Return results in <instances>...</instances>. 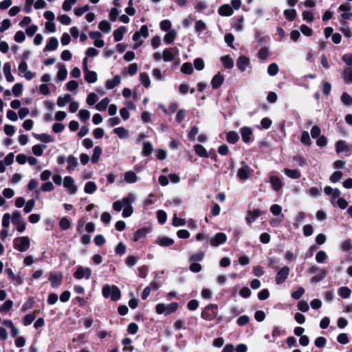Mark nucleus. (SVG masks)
Wrapping results in <instances>:
<instances>
[{
    "label": "nucleus",
    "mask_w": 352,
    "mask_h": 352,
    "mask_svg": "<svg viewBox=\"0 0 352 352\" xmlns=\"http://www.w3.org/2000/svg\"><path fill=\"white\" fill-rule=\"evenodd\" d=\"M21 219V214L20 211L15 210L13 212L12 215V223L13 225L16 226L21 223L22 221Z\"/></svg>",
    "instance_id": "obj_56"
},
{
    "label": "nucleus",
    "mask_w": 352,
    "mask_h": 352,
    "mask_svg": "<svg viewBox=\"0 0 352 352\" xmlns=\"http://www.w3.org/2000/svg\"><path fill=\"white\" fill-rule=\"evenodd\" d=\"M160 27L162 31L168 32L171 30V22L168 19H164L160 22Z\"/></svg>",
    "instance_id": "obj_62"
},
{
    "label": "nucleus",
    "mask_w": 352,
    "mask_h": 352,
    "mask_svg": "<svg viewBox=\"0 0 352 352\" xmlns=\"http://www.w3.org/2000/svg\"><path fill=\"white\" fill-rule=\"evenodd\" d=\"M283 173L291 179H299L301 177L300 171L298 169H289L285 168Z\"/></svg>",
    "instance_id": "obj_25"
},
{
    "label": "nucleus",
    "mask_w": 352,
    "mask_h": 352,
    "mask_svg": "<svg viewBox=\"0 0 352 352\" xmlns=\"http://www.w3.org/2000/svg\"><path fill=\"white\" fill-rule=\"evenodd\" d=\"M181 72L185 74H192L193 72L192 63L189 62L184 63L181 67Z\"/></svg>",
    "instance_id": "obj_50"
},
{
    "label": "nucleus",
    "mask_w": 352,
    "mask_h": 352,
    "mask_svg": "<svg viewBox=\"0 0 352 352\" xmlns=\"http://www.w3.org/2000/svg\"><path fill=\"white\" fill-rule=\"evenodd\" d=\"M327 273H328L327 270L322 269L318 274H316V276H313L311 278L310 282L311 283H318V282L322 280L327 275Z\"/></svg>",
    "instance_id": "obj_36"
},
{
    "label": "nucleus",
    "mask_w": 352,
    "mask_h": 352,
    "mask_svg": "<svg viewBox=\"0 0 352 352\" xmlns=\"http://www.w3.org/2000/svg\"><path fill=\"white\" fill-rule=\"evenodd\" d=\"M239 140V135L236 131H230L226 133V141L228 143L234 144Z\"/></svg>",
    "instance_id": "obj_29"
},
{
    "label": "nucleus",
    "mask_w": 352,
    "mask_h": 352,
    "mask_svg": "<svg viewBox=\"0 0 352 352\" xmlns=\"http://www.w3.org/2000/svg\"><path fill=\"white\" fill-rule=\"evenodd\" d=\"M269 50L266 47H261L257 54V56L260 60H265L268 57Z\"/></svg>",
    "instance_id": "obj_55"
},
{
    "label": "nucleus",
    "mask_w": 352,
    "mask_h": 352,
    "mask_svg": "<svg viewBox=\"0 0 352 352\" xmlns=\"http://www.w3.org/2000/svg\"><path fill=\"white\" fill-rule=\"evenodd\" d=\"M340 98L344 104L348 106L352 104V97L346 92H343Z\"/></svg>",
    "instance_id": "obj_60"
},
{
    "label": "nucleus",
    "mask_w": 352,
    "mask_h": 352,
    "mask_svg": "<svg viewBox=\"0 0 352 352\" xmlns=\"http://www.w3.org/2000/svg\"><path fill=\"white\" fill-rule=\"evenodd\" d=\"M72 96L69 94H66L64 97L59 96L57 100V105L58 107H63L67 103L71 102Z\"/></svg>",
    "instance_id": "obj_43"
},
{
    "label": "nucleus",
    "mask_w": 352,
    "mask_h": 352,
    "mask_svg": "<svg viewBox=\"0 0 352 352\" xmlns=\"http://www.w3.org/2000/svg\"><path fill=\"white\" fill-rule=\"evenodd\" d=\"M241 164L242 166L238 170L237 176L241 180H246L250 176V168L245 162Z\"/></svg>",
    "instance_id": "obj_11"
},
{
    "label": "nucleus",
    "mask_w": 352,
    "mask_h": 352,
    "mask_svg": "<svg viewBox=\"0 0 352 352\" xmlns=\"http://www.w3.org/2000/svg\"><path fill=\"white\" fill-rule=\"evenodd\" d=\"M250 64V58L244 55L240 56L236 60V67L242 72H243L248 66Z\"/></svg>",
    "instance_id": "obj_15"
},
{
    "label": "nucleus",
    "mask_w": 352,
    "mask_h": 352,
    "mask_svg": "<svg viewBox=\"0 0 352 352\" xmlns=\"http://www.w3.org/2000/svg\"><path fill=\"white\" fill-rule=\"evenodd\" d=\"M58 46V41L56 37H51L47 41L44 51H54L57 49Z\"/></svg>",
    "instance_id": "obj_23"
},
{
    "label": "nucleus",
    "mask_w": 352,
    "mask_h": 352,
    "mask_svg": "<svg viewBox=\"0 0 352 352\" xmlns=\"http://www.w3.org/2000/svg\"><path fill=\"white\" fill-rule=\"evenodd\" d=\"M134 195L131 193L129 194L127 197L122 198L121 203L123 204V207L132 206L131 204L134 201Z\"/></svg>",
    "instance_id": "obj_53"
},
{
    "label": "nucleus",
    "mask_w": 352,
    "mask_h": 352,
    "mask_svg": "<svg viewBox=\"0 0 352 352\" xmlns=\"http://www.w3.org/2000/svg\"><path fill=\"white\" fill-rule=\"evenodd\" d=\"M226 241V234L223 232H218L210 240V243L213 247H217L225 243Z\"/></svg>",
    "instance_id": "obj_9"
},
{
    "label": "nucleus",
    "mask_w": 352,
    "mask_h": 352,
    "mask_svg": "<svg viewBox=\"0 0 352 352\" xmlns=\"http://www.w3.org/2000/svg\"><path fill=\"white\" fill-rule=\"evenodd\" d=\"M224 76L218 72L215 74L211 80V85L213 89H218L223 85L224 82Z\"/></svg>",
    "instance_id": "obj_17"
},
{
    "label": "nucleus",
    "mask_w": 352,
    "mask_h": 352,
    "mask_svg": "<svg viewBox=\"0 0 352 352\" xmlns=\"http://www.w3.org/2000/svg\"><path fill=\"white\" fill-rule=\"evenodd\" d=\"M322 85L323 94L326 96H329L331 93L332 87L331 83L327 80H322Z\"/></svg>",
    "instance_id": "obj_57"
},
{
    "label": "nucleus",
    "mask_w": 352,
    "mask_h": 352,
    "mask_svg": "<svg viewBox=\"0 0 352 352\" xmlns=\"http://www.w3.org/2000/svg\"><path fill=\"white\" fill-rule=\"evenodd\" d=\"M87 58L85 57L82 60V69L85 74V80L88 83H94L96 82L98 78L97 73L94 71H91L88 69Z\"/></svg>",
    "instance_id": "obj_5"
},
{
    "label": "nucleus",
    "mask_w": 352,
    "mask_h": 352,
    "mask_svg": "<svg viewBox=\"0 0 352 352\" xmlns=\"http://www.w3.org/2000/svg\"><path fill=\"white\" fill-rule=\"evenodd\" d=\"M300 142L305 146H310L311 144V140L307 131H303L302 132Z\"/></svg>",
    "instance_id": "obj_51"
},
{
    "label": "nucleus",
    "mask_w": 352,
    "mask_h": 352,
    "mask_svg": "<svg viewBox=\"0 0 352 352\" xmlns=\"http://www.w3.org/2000/svg\"><path fill=\"white\" fill-rule=\"evenodd\" d=\"M351 294V290L348 287H341L338 289V294L342 298H348Z\"/></svg>",
    "instance_id": "obj_47"
},
{
    "label": "nucleus",
    "mask_w": 352,
    "mask_h": 352,
    "mask_svg": "<svg viewBox=\"0 0 352 352\" xmlns=\"http://www.w3.org/2000/svg\"><path fill=\"white\" fill-rule=\"evenodd\" d=\"M336 151L338 154L345 152L346 155H350L352 151V146H349L344 140H338L336 142Z\"/></svg>",
    "instance_id": "obj_8"
},
{
    "label": "nucleus",
    "mask_w": 352,
    "mask_h": 352,
    "mask_svg": "<svg viewBox=\"0 0 352 352\" xmlns=\"http://www.w3.org/2000/svg\"><path fill=\"white\" fill-rule=\"evenodd\" d=\"M140 80L142 84L146 87L148 88L151 85V80L147 73L142 72L140 74Z\"/></svg>",
    "instance_id": "obj_44"
},
{
    "label": "nucleus",
    "mask_w": 352,
    "mask_h": 352,
    "mask_svg": "<svg viewBox=\"0 0 352 352\" xmlns=\"http://www.w3.org/2000/svg\"><path fill=\"white\" fill-rule=\"evenodd\" d=\"M59 226L61 230H67L71 227V221L67 217H62L59 221Z\"/></svg>",
    "instance_id": "obj_46"
},
{
    "label": "nucleus",
    "mask_w": 352,
    "mask_h": 352,
    "mask_svg": "<svg viewBox=\"0 0 352 352\" xmlns=\"http://www.w3.org/2000/svg\"><path fill=\"white\" fill-rule=\"evenodd\" d=\"M38 313V311H34L33 313L26 314L23 318V324L25 326H28L32 323L35 320L36 314Z\"/></svg>",
    "instance_id": "obj_35"
},
{
    "label": "nucleus",
    "mask_w": 352,
    "mask_h": 352,
    "mask_svg": "<svg viewBox=\"0 0 352 352\" xmlns=\"http://www.w3.org/2000/svg\"><path fill=\"white\" fill-rule=\"evenodd\" d=\"M194 151L195 153L201 157H209V155L206 151V149L204 148V146L201 144H197L194 145L193 146Z\"/></svg>",
    "instance_id": "obj_27"
},
{
    "label": "nucleus",
    "mask_w": 352,
    "mask_h": 352,
    "mask_svg": "<svg viewBox=\"0 0 352 352\" xmlns=\"http://www.w3.org/2000/svg\"><path fill=\"white\" fill-rule=\"evenodd\" d=\"M97 189L96 184L94 182H88L85 184L84 190L87 194L94 193Z\"/></svg>",
    "instance_id": "obj_45"
},
{
    "label": "nucleus",
    "mask_w": 352,
    "mask_h": 352,
    "mask_svg": "<svg viewBox=\"0 0 352 352\" xmlns=\"http://www.w3.org/2000/svg\"><path fill=\"white\" fill-rule=\"evenodd\" d=\"M120 76H115L112 79L107 80L105 82V87L107 89H112L120 83Z\"/></svg>",
    "instance_id": "obj_22"
},
{
    "label": "nucleus",
    "mask_w": 352,
    "mask_h": 352,
    "mask_svg": "<svg viewBox=\"0 0 352 352\" xmlns=\"http://www.w3.org/2000/svg\"><path fill=\"white\" fill-rule=\"evenodd\" d=\"M233 9L229 4H223L218 9V13L222 16H229L233 14Z\"/></svg>",
    "instance_id": "obj_18"
},
{
    "label": "nucleus",
    "mask_w": 352,
    "mask_h": 352,
    "mask_svg": "<svg viewBox=\"0 0 352 352\" xmlns=\"http://www.w3.org/2000/svg\"><path fill=\"white\" fill-rule=\"evenodd\" d=\"M102 148L99 146H95L93 151V154L91 158V162L93 164H96L98 162L100 155L102 154Z\"/></svg>",
    "instance_id": "obj_33"
},
{
    "label": "nucleus",
    "mask_w": 352,
    "mask_h": 352,
    "mask_svg": "<svg viewBox=\"0 0 352 352\" xmlns=\"http://www.w3.org/2000/svg\"><path fill=\"white\" fill-rule=\"evenodd\" d=\"M109 102V98L106 97L97 103L95 107L99 111H104L107 109Z\"/></svg>",
    "instance_id": "obj_39"
},
{
    "label": "nucleus",
    "mask_w": 352,
    "mask_h": 352,
    "mask_svg": "<svg viewBox=\"0 0 352 352\" xmlns=\"http://www.w3.org/2000/svg\"><path fill=\"white\" fill-rule=\"evenodd\" d=\"M3 72L6 78V80L9 82H12L14 80V77L11 73V65L9 62L6 63L3 65Z\"/></svg>",
    "instance_id": "obj_26"
},
{
    "label": "nucleus",
    "mask_w": 352,
    "mask_h": 352,
    "mask_svg": "<svg viewBox=\"0 0 352 352\" xmlns=\"http://www.w3.org/2000/svg\"><path fill=\"white\" fill-rule=\"evenodd\" d=\"M91 270L89 267L78 266L74 273V277L76 279H82L83 278L89 279L91 276Z\"/></svg>",
    "instance_id": "obj_6"
},
{
    "label": "nucleus",
    "mask_w": 352,
    "mask_h": 352,
    "mask_svg": "<svg viewBox=\"0 0 352 352\" xmlns=\"http://www.w3.org/2000/svg\"><path fill=\"white\" fill-rule=\"evenodd\" d=\"M270 182L271 184L272 188L278 192L279 191L283 186V183L280 177L276 175H272L270 177Z\"/></svg>",
    "instance_id": "obj_16"
},
{
    "label": "nucleus",
    "mask_w": 352,
    "mask_h": 352,
    "mask_svg": "<svg viewBox=\"0 0 352 352\" xmlns=\"http://www.w3.org/2000/svg\"><path fill=\"white\" fill-rule=\"evenodd\" d=\"M14 248L18 251L23 252L29 249L30 246V241L28 236H22L16 238L13 242Z\"/></svg>",
    "instance_id": "obj_4"
},
{
    "label": "nucleus",
    "mask_w": 352,
    "mask_h": 352,
    "mask_svg": "<svg viewBox=\"0 0 352 352\" xmlns=\"http://www.w3.org/2000/svg\"><path fill=\"white\" fill-rule=\"evenodd\" d=\"M221 61L225 69H232L234 67V60L230 55H226L221 58Z\"/></svg>",
    "instance_id": "obj_32"
},
{
    "label": "nucleus",
    "mask_w": 352,
    "mask_h": 352,
    "mask_svg": "<svg viewBox=\"0 0 352 352\" xmlns=\"http://www.w3.org/2000/svg\"><path fill=\"white\" fill-rule=\"evenodd\" d=\"M218 305L210 303L206 305L201 313V317L205 320L211 321L215 319L218 315Z\"/></svg>",
    "instance_id": "obj_2"
},
{
    "label": "nucleus",
    "mask_w": 352,
    "mask_h": 352,
    "mask_svg": "<svg viewBox=\"0 0 352 352\" xmlns=\"http://www.w3.org/2000/svg\"><path fill=\"white\" fill-rule=\"evenodd\" d=\"M126 28L122 25L115 30L113 33L114 41L116 42H118L122 40L124 34L126 32Z\"/></svg>",
    "instance_id": "obj_20"
},
{
    "label": "nucleus",
    "mask_w": 352,
    "mask_h": 352,
    "mask_svg": "<svg viewBox=\"0 0 352 352\" xmlns=\"http://www.w3.org/2000/svg\"><path fill=\"white\" fill-rule=\"evenodd\" d=\"M58 71L57 73V78L58 80L63 81L66 79L67 76V71L63 63L58 64Z\"/></svg>",
    "instance_id": "obj_30"
},
{
    "label": "nucleus",
    "mask_w": 352,
    "mask_h": 352,
    "mask_svg": "<svg viewBox=\"0 0 352 352\" xmlns=\"http://www.w3.org/2000/svg\"><path fill=\"white\" fill-rule=\"evenodd\" d=\"M198 133H199L198 126H192L190 131L188 132V139L190 141L194 142L195 140V136L198 134Z\"/></svg>",
    "instance_id": "obj_61"
},
{
    "label": "nucleus",
    "mask_w": 352,
    "mask_h": 352,
    "mask_svg": "<svg viewBox=\"0 0 352 352\" xmlns=\"http://www.w3.org/2000/svg\"><path fill=\"white\" fill-rule=\"evenodd\" d=\"M278 66L276 63H271L267 67V73L270 76H274L278 72Z\"/></svg>",
    "instance_id": "obj_58"
},
{
    "label": "nucleus",
    "mask_w": 352,
    "mask_h": 352,
    "mask_svg": "<svg viewBox=\"0 0 352 352\" xmlns=\"http://www.w3.org/2000/svg\"><path fill=\"white\" fill-rule=\"evenodd\" d=\"M33 136L38 140L44 142L49 143L54 141V139L49 134L47 133H41V134H36L33 133Z\"/></svg>",
    "instance_id": "obj_31"
},
{
    "label": "nucleus",
    "mask_w": 352,
    "mask_h": 352,
    "mask_svg": "<svg viewBox=\"0 0 352 352\" xmlns=\"http://www.w3.org/2000/svg\"><path fill=\"white\" fill-rule=\"evenodd\" d=\"M113 132L121 139L129 136V131L122 126L115 128L113 129Z\"/></svg>",
    "instance_id": "obj_42"
},
{
    "label": "nucleus",
    "mask_w": 352,
    "mask_h": 352,
    "mask_svg": "<svg viewBox=\"0 0 352 352\" xmlns=\"http://www.w3.org/2000/svg\"><path fill=\"white\" fill-rule=\"evenodd\" d=\"M327 258L326 252L323 250H320L316 253V260L319 263H322Z\"/></svg>",
    "instance_id": "obj_64"
},
{
    "label": "nucleus",
    "mask_w": 352,
    "mask_h": 352,
    "mask_svg": "<svg viewBox=\"0 0 352 352\" xmlns=\"http://www.w3.org/2000/svg\"><path fill=\"white\" fill-rule=\"evenodd\" d=\"M68 166L67 170L70 172L74 170V168L78 165L77 158L73 155H69L67 158Z\"/></svg>",
    "instance_id": "obj_37"
},
{
    "label": "nucleus",
    "mask_w": 352,
    "mask_h": 352,
    "mask_svg": "<svg viewBox=\"0 0 352 352\" xmlns=\"http://www.w3.org/2000/svg\"><path fill=\"white\" fill-rule=\"evenodd\" d=\"M177 32L174 29L168 31L164 37V43L168 45L173 43L177 37Z\"/></svg>",
    "instance_id": "obj_24"
},
{
    "label": "nucleus",
    "mask_w": 352,
    "mask_h": 352,
    "mask_svg": "<svg viewBox=\"0 0 352 352\" xmlns=\"http://www.w3.org/2000/svg\"><path fill=\"white\" fill-rule=\"evenodd\" d=\"M78 116L81 121L85 122L90 118V113L87 109H80L78 112Z\"/></svg>",
    "instance_id": "obj_63"
},
{
    "label": "nucleus",
    "mask_w": 352,
    "mask_h": 352,
    "mask_svg": "<svg viewBox=\"0 0 352 352\" xmlns=\"http://www.w3.org/2000/svg\"><path fill=\"white\" fill-rule=\"evenodd\" d=\"M151 227H143L138 229L133 235V241L135 242L146 237V234L151 232Z\"/></svg>",
    "instance_id": "obj_12"
},
{
    "label": "nucleus",
    "mask_w": 352,
    "mask_h": 352,
    "mask_svg": "<svg viewBox=\"0 0 352 352\" xmlns=\"http://www.w3.org/2000/svg\"><path fill=\"white\" fill-rule=\"evenodd\" d=\"M102 296L105 298H110L112 301H117L121 298V292L118 286L105 285L102 289Z\"/></svg>",
    "instance_id": "obj_1"
},
{
    "label": "nucleus",
    "mask_w": 352,
    "mask_h": 352,
    "mask_svg": "<svg viewBox=\"0 0 352 352\" xmlns=\"http://www.w3.org/2000/svg\"><path fill=\"white\" fill-rule=\"evenodd\" d=\"M205 256V254L204 252H199L196 254H192L189 257V261L190 262H197V261H201Z\"/></svg>",
    "instance_id": "obj_54"
},
{
    "label": "nucleus",
    "mask_w": 352,
    "mask_h": 352,
    "mask_svg": "<svg viewBox=\"0 0 352 352\" xmlns=\"http://www.w3.org/2000/svg\"><path fill=\"white\" fill-rule=\"evenodd\" d=\"M283 14L285 18L289 21H293L297 16V13L295 9L285 10Z\"/></svg>",
    "instance_id": "obj_41"
},
{
    "label": "nucleus",
    "mask_w": 352,
    "mask_h": 352,
    "mask_svg": "<svg viewBox=\"0 0 352 352\" xmlns=\"http://www.w3.org/2000/svg\"><path fill=\"white\" fill-rule=\"evenodd\" d=\"M49 280L51 282V286L53 288H57L61 285L63 274L60 272L56 274L50 273Z\"/></svg>",
    "instance_id": "obj_13"
},
{
    "label": "nucleus",
    "mask_w": 352,
    "mask_h": 352,
    "mask_svg": "<svg viewBox=\"0 0 352 352\" xmlns=\"http://www.w3.org/2000/svg\"><path fill=\"white\" fill-rule=\"evenodd\" d=\"M157 218L158 222L160 224L165 223L167 219L166 212L162 210H159L158 211H157Z\"/></svg>",
    "instance_id": "obj_59"
},
{
    "label": "nucleus",
    "mask_w": 352,
    "mask_h": 352,
    "mask_svg": "<svg viewBox=\"0 0 352 352\" xmlns=\"http://www.w3.org/2000/svg\"><path fill=\"white\" fill-rule=\"evenodd\" d=\"M242 140L245 144H249L252 141V136L253 131L250 126H243L240 129Z\"/></svg>",
    "instance_id": "obj_10"
},
{
    "label": "nucleus",
    "mask_w": 352,
    "mask_h": 352,
    "mask_svg": "<svg viewBox=\"0 0 352 352\" xmlns=\"http://www.w3.org/2000/svg\"><path fill=\"white\" fill-rule=\"evenodd\" d=\"M179 307V304L176 302H170L168 305L159 303L155 307V311L157 314L170 315L175 312Z\"/></svg>",
    "instance_id": "obj_3"
},
{
    "label": "nucleus",
    "mask_w": 352,
    "mask_h": 352,
    "mask_svg": "<svg viewBox=\"0 0 352 352\" xmlns=\"http://www.w3.org/2000/svg\"><path fill=\"white\" fill-rule=\"evenodd\" d=\"M289 267L288 266L283 267L276 274L275 281L277 285L283 284L288 278L289 274Z\"/></svg>",
    "instance_id": "obj_7"
},
{
    "label": "nucleus",
    "mask_w": 352,
    "mask_h": 352,
    "mask_svg": "<svg viewBox=\"0 0 352 352\" xmlns=\"http://www.w3.org/2000/svg\"><path fill=\"white\" fill-rule=\"evenodd\" d=\"M177 50L176 47L166 48L162 53V58L165 62H170L175 59V56L171 52L172 50Z\"/></svg>",
    "instance_id": "obj_28"
},
{
    "label": "nucleus",
    "mask_w": 352,
    "mask_h": 352,
    "mask_svg": "<svg viewBox=\"0 0 352 352\" xmlns=\"http://www.w3.org/2000/svg\"><path fill=\"white\" fill-rule=\"evenodd\" d=\"M98 28L104 33H109L111 31V24L107 21L103 20L99 23Z\"/></svg>",
    "instance_id": "obj_52"
},
{
    "label": "nucleus",
    "mask_w": 352,
    "mask_h": 352,
    "mask_svg": "<svg viewBox=\"0 0 352 352\" xmlns=\"http://www.w3.org/2000/svg\"><path fill=\"white\" fill-rule=\"evenodd\" d=\"M342 78L346 84L352 83V68L346 67L342 72Z\"/></svg>",
    "instance_id": "obj_34"
},
{
    "label": "nucleus",
    "mask_w": 352,
    "mask_h": 352,
    "mask_svg": "<svg viewBox=\"0 0 352 352\" xmlns=\"http://www.w3.org/2000/svg\"><path fill=\"white\" fill-rule=\"evenodd\" d=\"M124 179L127 183L133 184L137 182L138 177L133 171L129 170L124 173Z\"/></svg>",
    "instance_id": "obj_38"
},
{
    "label": "nucleus",
    "mask_w": 352,
    "mask_h": 352,
    "mask_svg": "<svg viewBox=\"0 0 352 352\" xmlns=\"http://www.w3.org/2000/svg\"><path fill=\"white\" fill-rule=\"evenodd\" d=\"M263 214V211L259 209H254L253 210L248 211V217H246V221L248 223L254 222L258 217H260Z\"/></svg>",
    "instance_id": "obj_21"
},
{
    "label": "nucleus",
    "mask_w": 352,
    "mask_h": 352,
    "mask_svg": "<svg viewBox=\"0 0 352 352\" xmlns=\"http://www.w3.org/2000/svg\"><path fill=\"white\" fill-rule=\"evenodd\" d=\"M155 243L162 247H168L174 243V240L167 236H159L156 239Z\"/></svg>",
    "instance_id": "obj_19"
},
{
    "label": "nucleus",
    "mask_w": 352,
    "mask_h": 352,
    "mask_svg": "<svg viewBox=\"0 0 352 352\" xmlns=\"http://www.w3.org/2000/svg\"><path fill=\"white\" fill-rule=\"evenodd\" d=\"M74 180L71 176H66L64 178L63 186L69 190L70 194H75L77 187L74 185Z\"/></svg>",
    "instance_id": "obj_14"
},
{
    "label": "nucleus",
    "mask_w": 352,
    "mask_h": 352,
    "mask_svg": "<svg viewBox=\"0 0 352 352\" xmlns=\"http://www.w3.org/2000/svg\"><path fill=\"white\" fill-rule=\"evenodd\" d=\"M23 85L21 82H17L12 87V94L14 96L19 97L21 95L23 91Z\"/></svg>",
    "instance_id": "obj_48"
},
{
    "label": "nucleus",
    "mask_w": 352,
    "mask_h": 352,
    "mask_svg": "<svg viewBox=\"0 0 352 352\" xmlns=\"http://www.w3.org/2000/svg\"><path fill=\"white\" fill-rule=\"evenodd\" d=\"M45 144H36L32 146V153L36 156H41L43 153V150L46 148Z\"/></svg>",
    "instance_id": "obj_49"
},
{
    "label": "nucleus",
    "mask_w": 352,
    "mask_h": 352,
    "mask_svg": "<svg viewBox=\"0 0 352 352\" xmlns=\"http://www.w3.org/2000/svg\"><path fill=\"white\" fill-rule=\"evenodd\" d=\"M153 151V145L151 142H144L143 143V148H142V155L143 156H148L149 155H151Z\"/></svg>",
    "instance_id": "obj_40"
}]
</instances>
